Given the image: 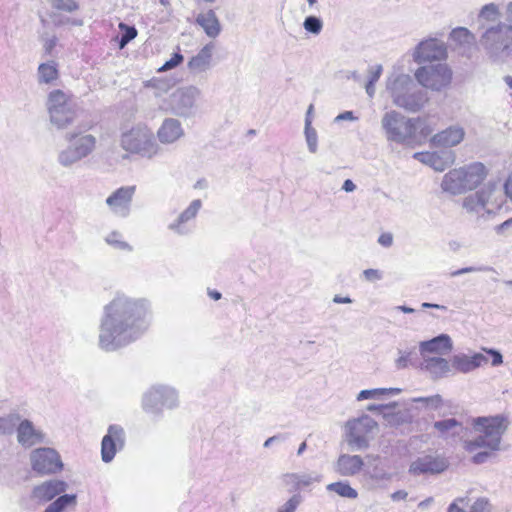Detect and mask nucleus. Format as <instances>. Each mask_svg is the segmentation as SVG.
Instances as JSON below:
<instances>
[{
  "label": "nucleus",
  "mask_w": 512,
  "mask_h": 512,
  "mask_svg": "<svg viewBox=\"0 0 512 512\" xmlns=\"http://www.w3.org/2000/svg\"><path fill=\"white\" fill-rule=\"evenodd\" d=\"M151 313V303L146 298L117 292L102 308L99 348L115 352L140 339L150 326Z\"/></svg>",
  "instance_id": "1"
},
{
  "label": "nucleus",
  "mask_w": 512,
  "mask_h": 512,
  "mask_svg": "<svg viewBox=\"0 0 512 512\" xmlns=\"http://www.w3.org/2000/svg\"><path fill=\"white\" fill-rule=\"evenodd\" d=\"M386 91L395 106L409 113L421 111L429 101L427 91L403 73H393L387 78Z\"/></svg>",
  "instance_id": "2"
},
{
  "label": "nucleus",
  "mask_w": 512,
  "mask_h": 512,
  "mask_svg": "<svg viewBox=\"0 0 512 512\" xmlns=\"http://www.w3.org/2000/svg\"><path fill=\"white\" fill-rule=\"evenodd\" d=\"M473 426L478 435L474 439L465 441L464 449L469 453L479 448L498 451L502 437L508 429L509 419L503 414L477 417L473 420Z\"/></svg>",
  "instance_id": "3"
},
{
  "label": "nucleus",
  "mask_w": 512,
  "mask_h": 512,
  "mask_svg": "<svg viewBox=\"0 0 512 512\" xmlns=\"http://www.w3.org/2000/svg\"><path fill=\"white\" fill-rule=\"evenodd\" d=\"M486 168L476 162L466 167L450 170L443 177L441 188L452 195L476 188L485 178Z\"/></svg>",
  "instance_id": "4"
},
{
  "label": "nucleus",
  "mask_w": 512,
  "mask_h": 512,
  "mask_svg": "<svg viewBox=\"0 0 512 512\" xmlns=\"http://www.w3.org/2000/svg\"><path fill=\"white\" fill-rule=\"evenodd\" d=\"M480 44L494 60H505L512 54V25L499 22L485 29Z\"/></svg>",
  "instance_id": "5"
},
{
  "label": "nucleus",
  "mask_w": 512,
  "mask_h": 512,
  "mask_svg": "<svg viewBox=\"0 0 512 512\" xmlns=\"http://www.w3.org/2000/svg\"><path fill=\"white\" fill-rule=\"evenodd\" d=\"M120 146L123 150L152 159L160 152L154 133L145 125H136L122 133Z\"/></svg>",
  "instance_id": "6"
},
{
  "label": "nucleus",
  "mask_w": 512,
  "mask_h": 512,
  "mask_svg": "<svg viewBox=\"0 0 512 512\" xmlns=\"http://www.w3.org/2000/svg\"><path fill=\"white\" fill-rule=\"evenodd\" d=\"M47 110L50 122L58 129H65L77 118L79 107L72 97L57 89L48 95Z\"/></svg>",
  "instance_id": "7"
},
{
  "label": "nucleus",
  "mask_w": 512,
  "mask_h": 512,
  "mask_svg": "<svg viewBox=\"0 0 512 512\" xmlns=\"http://www.w3.org/2000/svg\"><path fill=\"white\" fill-rule=\"evenodd\" d=\"M419 118H407L396 110L386 112L381 119V127L387 141L404 144L416 133Z\"/></svg>",
  "instance_id": "8"
},
{
  "label": "nucleus",
  "mask_w": 512,
  "mask_h": 512,
  "mask_svg": "<svg viewBox=\"0 0 512 512\" xmlns=\"http://www.w3.org/2000/svg\"><path fill=\"white\" fill-rule=\"evenodd\" d=\"M141 404L147 414L160 418L164 409L178 406V393L170 386L154 385L143 394Z\"/></svg>",
  "instance_id": "9"
},
{
  "label": "nucleus",
  "mask_w": 512,
  "mask_h": 512,
  "mask_svg": "<svg viewBox=\"0 0 512 512\" xmlns=\"http://www.w3.org/2000/svg\"><path fill=\"white\" fill-rule=\"evenodd\" d=\"M377 426V422L366 414L348 420L345 424V437L350 449L352 451L367 449L370 444V435Z\"/></svg>",
  "instance_id": "10"
},
{
  "label": "nucleus",
  "mask_w": 512,
  "mask_h": 512,
  "mask_svg": "<svg viewBox=\"0 0 512 512\" xmlns=\"http://www.w3.org/2000/svg\"><path fill=\"white\" fill-rule=\"evenodd\" d=\"M200 95V89L195 86L178 88L167 97L163 108L179 117H191L196 112V102Z\"/></svg>",
  "instance_id": "11"
},
{
  "label": "nucleus",
  "mask_w": 512,
  "mask_h": 512,
  "mask_svg": "<svg viewBox=\"0 0 512 512\" xmlns=\"http://www.w3.org/2000/svg\"><path fill=\"white\" fill-rule=\"evenodd\" d=\"M415 78L422 87L440 91L450 84L452 72L447 65L438 63L418 68Z\"/></svg>",
  "instance_id": "12"
},
{
  "label": "nucleus",
  "mask_w": 512,
  "mask_h": 512,
  "mask_svg": "<svg viewBox=\"0 0 512 512\" xmlns=\"http://www.w3.org/2000/svg\"><path fill=\"white\" fill-rule=\"evenodd\" d=\"M32 470L38 475L57 474L63 469L60 454L53 448L42 447L31 451Z\"/></svg>",
  "instance_id": "13"
},
{
  "label": "nucleus",
  "mask_w": 512,
  "mask_h": 512,
  "mask_svg": "<svg viewBox=\"0 0 512 512\" xmlns=\"http://www.w3.org/2000/svg\"><path fill=\"white\" fill-rule=\"evenodd\" d=\"M449 461L438 453H428L417 457L409 466V473L414 476L435 475L444 472Z\"/></svg>",
  "instance_id": "14"
},
{
  "label": "nucleus",
  "mask_w": 512,
  "mask_h": 512,
  "mask_svg": "<svg viewBox=\"0 0 512 512\" xmlns=\"http://www.w3.org/2000/svg\"><path fill=\"white\" fill-rule=\"evenodd\" d=\"M136 186H122L106 198V205L112 214L120 218H127L131 213V205Z\"/></svg>",
  "instance_id": "15"
},
{
  "label": "nucleus",
  "mask_w": 512,
  "mask_h": 512,
  "mask_svg": "<svg viewBox=\"0 0 512 512\" xmlns=\"http://www.w3.org/2000/svg\"><path fill=\"white\" fill-rule=\"evenodd\" d=\"M202 207L200 199L193 200L167 228L178 236H187L194 230V220Z\"/></svg>",
  "instance_id": "16"
},
{
  "label": "nucleus",
  "mask_w": 512,
  "mask_h": 512,
  "mask_svg": "<svg viewBox=\"0 0 512 512\" xmlns=\"http://www.w3.org/2000/svg\"><path fill=\"white\" fill-rule=\"evenodd\" d=\"M125 444V431L119 425H110L101 442V458L105 463L111 462L118 450Z\"/></svg>",
  "instance_id": "17"
},
{
  "label": "nucleus",
  "mask_w": 512,
  "mask_h": 512,
  "mask_svg": "<svg viewBox=\"0 0 512 512\" xmlns=\"http://www.w3.org/2000/svg\"><path fill=\"white\" fill-rule=\"evenodd\" d=\"M86 129L85 126L78 125L64 136L67 143L71 144L83 159L90 156L97 145V139L94 135L84 133Z\"/></svg>",
  "instance_id": "18"
},
{
  "label": "nucleus",
  "mask_w": 512,
  "mask_h": 512,
  "mask_svg": "<svg viewBox=\"0 0 512 512\" xmlns=\"http://www.w3.org/2000/svg\"><path fill=\"white\" fill-rule=\"evenodd\" d=\"M447 49L442 41L437 39H427L421 41L413 53V59L416 63L422 64L434 60H441L446 57Z\"/></svg>",
  "instance_id": "19"
},
{
  "label": "nucleus",
  "mask_w": 512,
  "mask_h": 512,
  "mask_svg": "<svg viewBox=\"0 0 512 512\" xmlns=\"http://www.w3.org/2000/svg\"><path fill=\"white\" fill-rule=\"evenodd\" d=\"M67 489V482L60 479H50L33 487L31 499L37 503L44 504L65 493Z\"/></svg>",
  "instance_id": "20"
},
{
  "label": "nucleus",
  "mask_w": 512,
  "mask_h": 512,
  "mask_svg": "<svg viewBox=\"0 0 512 512\" xmlns=\"http://www.w3.org/2000/svg\"><path fill=\"white\" fill-rule=\"evenodd\" d=\"M453 349V342L448 334H440L430 340L419 343V353L422 358L442 357Z\"/></svg>",
  "instance_id": "21"
},
{
  "label": "nucleus",
  "mask_w": 512,
  "mask_h": 512,
  "mask_svg": "<svg viewBox=\"0 0 512 512\" xmlns=\"http://www.w3.org/2000/svg\"><path fill=\"white\" fill-rule=\"evenodd\" d=\"M420 368L428 373L430 378L434 381L452 376L450 360H447L444 357L422 358Z\"/></svg>",
  "instance_id": "22"
},
{
  "label": "nucleus",
  "mask_w": 512,
  "mask_h": 512,
  "mask_svg": "<svg viewBox=\"0 0 512 512\" xmlns=\"http://www.w3.org/2000/svg\"><path fill=\"white\" fill-rule=\"evenodd\" d=\"M214 44L212 42L203 46L199 52L187 62L189 73L199 76L206 73L212 67Z\"/></svg>",
  "instance_id": "23"
},
{
  "label": "nucleus",
  "mask_w": 512,
  "mask_h": 512,
  "mask_svg": "<svg viewBox=\"0 0 512 512\" xmlns=\"http://www.w3.org/2000/svg\"><path fill=\"white\" fill-rule=\"evenodd\" d=\"M486 363H488V358L481 353H475L473 356H468L463 353L456 354L450 358L452 376L457 372L469 373Z\"/></svg>",
  "instance_id": "24"
},
{
  "label": "nucleus",
  "mask_w": 512,
  "mask_h": 512,
  "mask_svg": "<svg viewBox=\"0 0 512 512\" xmlns=\"http://www.w3.org/2000/svg\"><path fill=\"white\" fill-rule=\"evenodd\" d=\"M17 440L25 448L32 447L45 441V434L37 430L30 420H23L17 427Z\"/></svg>",
  "instance_id": "25"
},
{
  "label": "nucleus",
  "mask_w": 512,
  "mask_h": 512,
  "mask_svg": "<svg viewBox=\"0 0 512 512\" xmlns=\"http://www.w3.org/2000/svg\"><path fill=\"white\" fill-rule=\"evenodd\" d=\"M484 193V204L488 208V216L494 214L496 210L500 209L507 197L505 194L504 186L501 187L496 183H488L481 190Z\"/></svg>",
  "instance_id": "26"
},
{
  "label": "nucleus",
  "mask_w": 512,
  "mask_h": 512,
  "mask_svg": "<svg viewBox=\"0 0 512 512\" xmlns=\"http://www.w3.org/2000/svg\"><path fill=\"white\" fill-rule=\"evenodd\" d=\"M183 135L181 122L175 118H166L157 131V137L163 144H172Z\"/></svg>",
  "instance_id": "27"
},
{
  "label": "nucleus",
  "mask_w": 512,
  "mask_h": 512,
  "mask_svg": "<svg viewBox=\"0 0 512 512\" xmlns=\"http://www.w3.org/2000/svg\"><path fill=\"white\" fill-rule=\"evenodd\" d=\"M363 466L361 456L341 454L335 464V471L341 476H354L362 470Z\"/></svg>",
  "instance_id": "28"
},
{
  "label": "nucleus",
  "mask_w": 512,
  "mask_h": 512,
  "mask_svg": "<svg viewBox=\"0 0 512 512\" xmlns=\"http://www.w3.org/2000/svg\"><path fill=\"white\" fill-rule=\"evenodd\" d=\"M322 476L317 472L310 473H285L282 481L286 486H291L294 491L308 487L313 483H319Z\"/></svg>",
  "instance_id": "29"
},
{
  "label": "nucleus",
  "mask_w": 512,
  "mask_h": 512,
  "mask_svg": "<svg viewBox=\"0 0 512 512\" xmlns=\"http://www.w3.org/2000/svg\"><path fill=\"white\" fill-rule=\"evenodd\" d=\"M465 136L464 129L460 126H450L447 129L435 134L432 142L439 147H453L458 145Z\"/></svg>",
  "instance_id": "30"
},
{
  "label": "nucleus",
  "mask_w": 512,
  "mask_h": 512,
  "mask_svg": "<svg viewBox=\"0 0 512 512\" xmlns=\"http://www.w3.org/2000/svg\"><path fill=\"white\" fill-rule=\"evenodd\" d=\"M196 23L204 30L210 38H216L221 32V24L213 10L199 13L196 17Z\"/></svg>",
  "instance_id": "31"
},
{
  "label": "nucleus",
  "mask_w": 512,
  "mask_h": 512,
  "mask_svg": "<svg viewBox=\"0 0 512 512\" xmlns=\"http://www.w3.org/2000/svg\"><path fill=\"white\" fill-rule=\"evenodd\" d=\"M484 193L477 191L468 195L463 200V208L470 214L477 217H484L488 215V208L484 204Z\"/></svg>",
  "instance_id": "32"
},
{
  "label": "nucleus",
  "mask_w": 512,
  "mask_h": 512,
  "mask_svg": "<svg viewBox=\"0 0 512 512\" xmlns=\"http://www.w3.org/2000/svg\"><path fill=\"white\" fill-rule=\"evenodd\" d=\"M433 427L439 433V436L447 439L448 437H456L461 434L462 424L455 418H448L433 423Z\"/></svg>",
  "instance_id": "33"
},
{
  "label": "nucleus",
  "mask_w": 512,
  "mask_h": 512,
  "mask_svg": "<svg viewBox=\"0 0 512 512\" xmlns=\"http://www.w3.org/2000/svg\"><path fill=\"white\" fill-rule=\"evenodd\" d=\"M83 160V158L79 155V153L73 148L71 144L68 143V145L59 150L57 153V163L65 168V169H71L78 163H80Z\"/></svg>",
  "instance_id": "34"
},
{
  "label": "nucleus",
  "mask_w": 512,
  "mask_h": 512,
  "mask_svg": "<svg viewBox=\"0 0 512 512\" xmlns=\"http://www.w3.org/2000/svg\"><path fill=\"white\" fill-rule=\"evenodd\" d=\"M77 504L76 494H60L44 510V512H64L68 507H75Z\"/></svg>",
  "instance_id": "35"
},
{
  "label": "nucleus",
  "mask_w": 512,
  "mask_h": 512,
  "mask_svg": "<svg viewBox=\"0 0 512 512\" xmlns=\"http://www.w3.org/2000/svg\"><path fill=\"white\" fill-rule=\"evenodd\" d=\"M58 77L57 64L54 61L42 63L38 67V80L40 83H51Z\"/></svg>",
  "instance_id": "36"
},
{
  "label": "nucleus",
  "mask_w": 512,
  "mask_h": 512,
  "mask_svg": "<svg viewBox=\"0 0 512 512\" xmlns=\"http://www.w3.org/2000/svg\"><path fill=\"white\" fill-rule=\"evenodd\" d=\"M454 160H455V156L452 151L435 152V158L432 159L430 166L434 170L442 172L448 166L453 164Z\"/></svg>",
  "instance_id": "37"
},
{
  "label": "nucleus",
  "mask_w": 512,
  "mask_h": 512,
  "mask_svg": "<svg viewBox=\"0 0 512 512\" xmlns=\"http://www.w3.org/2000/svg\"><path fill=\"white\" fill-rule=\"evenodd\" d=\"M326 489L331 492H335L339 496L348 499H356L358 496L357 491L352 488L349 483L338 481L327 485Z\"/></svg>",
  "instance_id": "38"
},
{
  "label": "nucleus",
  "mask_w": 512,
  "mask_h": 512,
  "mask_svg": "<svg viewBox=\"0 0 512 512\" xmlns=\"http://www.w3.org/2000/svg\"><path fill=\"white\" fill-rule=\"evenodd\" d=\"M105 242L112 248L119 251L131 252L132 246L123 239V235L118 231H112L105 237Z\"/></svg>",
  "instance_id": "39"
},
{
  "label": "nucleus",
  "mask_w": 512,
  "mask_h": 512,
  "mask_svg": "<svg viewBox=\"0 0 512 512\" xmlns=\"http://www.w3.org/2000/svg\"><path fill=\"white\" fill-rule=\"evenodd\" d=\"M450 39L459 45H466L474 40V36L467 28L458 27L451 31Z\"/></svg>",
  "instance_id": "40"
},
{
  "label": "nucleus",
  "mask_w": 512,
  "mask_h": 512,
  "mask_svg": "<svg viewBox=\"0 0 512 512\" xmlns=\"http://www.w3.org/2000/svg\"><path fill=\"white\" fill-rule=\"evenodd\" d=\"M302 502V495L300 493H294L277 508L276 512H296Z\"/></svg>",
  "instance_id": "41"
},
{
  "label": "nucleus",
  "mask_w": 512,
  "mask_h": 512,
  "mask_svg": "<svg viewBox=\"0 0 512 512\" xmlns=\"http://www.w3.org/2000/svg\"><path fill=\"white\" fill-rule=\"evenodd\" d=\"M304 135L307 147L310 153H316L318 150V135L317 131L310 126L309 122L304 127Z\"/></svg>",
  "instance_id": "42"
},
{
  "label": "nucleus",
  "mask_w": 512,
  "mask_h": 512,
  "mask_svg": "<svg viewBox=\"0 0 512 512\" xmlns=\"http://www.w3.org/2000/svg\"><path fill=\"white\" fill-rule=\"evenodd\" d=\"M19 420L20 416L18 414H10L6 417H0V433L11 434Z\"/></svg>",
  "instance_id": "43"
},
{
  "label": "nucleus",
  "mask_w": 512,
  "mask_h": 512,
  "mask_svg": "<svg viewBox=\"0 0 512 512\" xmlns=\"http://www.w3.org/2000/svg\"><path fill=\"white\" fill-rule=\"evenodd\" d=\"M119 28L121 30L119 46L120 48H124L131 40L137 36V30L134 26H129L124 23H120Z\"/></svg>",
  "instance_id": "44"
},
{
  "label": "nucleus",
  "mask_w": 512,
  "mask_h": 512,
  "mask_svg": "<svg viewBox=\"0 0 512 512\" xmlns=\"http://www.w3.org/2000/svg\"><path fill=\"white\" fill-rule=\"evenodd\" d=\"M304 29L314 35L320 34L323 28L322 20L317 16H307L303 22Z\"/></svg>",
  "instance_id": "45"
},
{
  "label": "nucleus",
  "mask_w": 512,
  "mask_h": 512,
  "mask_svg": "<svg viewBox=\"0 0 512 512\" xmlns=\"http://www.w3.org/2000/svg\"><path fill=\"white\" fill-rule=\"evenodd\" d=\"M499 16L498 6L494 3L484 5L479 13V17L487 21H495Z\"/></svg>",
  "instance_id": "46"
},
{
  "label": "nucleus",
  "mask_w": 512,
  "mask_h": 512,
  "mask_svg": "<svg viewBox=\"0 0 512 512\" xmlns=\"http://www.w3.org/2000/svg\"><path fill=\"white\" fill-rule=\"evenodd\" d=\"M51 5L53 8L65 12H73L79 7L75 0H51Z\"/></svg>",
  "instance_id": "47"
},
{
  "label": "nucleus",
  "mask_w": 512,
  "mask_h": 512,
  "mask_svg": "<svg viewBox=\"0 0 512 512\" xmlns=\"http://www.w3.org/2000/svg\"><path fill=\"white\" fill-rule=\"evenodd\" d=\"M396 405L397 404L395 402H393L392 404H388V405L369 404L367 406V410L371 411V412L378 411V412L383 413V417L386 418L390 422L389 419H390V417H394V413L388 412V411L395 408Z\"/></svg>",
  "instance_id": "48"
},
{
  "label": "nucleus",
  "mask_w": 512,
  "mask_h": 512,
  "mask_svg": "<svg viewBox=\"0 0 512 512\" xmlns=\"http://www.w3.org/2000/svg\"><path fill=\"white\" fill-rule=\"evenodd\" d=\"M184 60L183 55L180 52L173 53L172 57L167 60L160 68V72L169 71L179 66Z\"/></svg>",
  "instance_id": "49"
},
{
  "label": "nucleus",
  "mask_w": 512,
  "mask_h": 512,
  "mask_svg": "<svg viewBox=\"0 0 512 512\" xmlns=\"http://www.w3.org/2000/svg\"><path fill=\"white\" fill-rule=\"evenodd\" d=\"M490 271H493V268L490 267V266H469V267H464V268H461V269H458V270H455L453 272L450 273V276L451 277H457V276H460V275H463V274H467V273H473V272H490Z\"/></svg>",
  "instance_id": "50"
},
{
  "label": "nucleus",
  "mask_w": 512,
  "mask_h": 512,
  "mask_svg": "<svg viewBox=\"0 0 512 512\" xmlns=\"http://www.w3.org/2000/svg\"><path fill=\"white\" fill-rule=\"evenodd\" d=\"M385 394H386L385 388L362 390L357 395V400L362 401V400H366V399H374V398H378L379 396L385 395Z\"/></svg>",
  "instance_id": "51"
},
{
  "label": "nucleus",
  "mask_w": 512,
  "mask_h": 512,
  "mask_svg": "<svg viewBox=\"0 0 512 512\" xmlns=\"http://www.w3.org/2000/svg\"><path fill=\"white\" fill-rule=\"evenodd\" d=\"M414 402H423L426 403L427 407L432 409H438L443 402L442 397L439 394L430 396V397H418L413 399Z\"/></svg>",
  "instance_id": "52"
},
{
  "label": "nucleus",
  "mask_w": 512,
  "mask_h": 512,
  "mask_svg": "<svg viewBox=\"0 0 512 512\" xmlns=\"http://www.w3.org/2000/svg\"><path fill=\"white\" fill-rule=\"evenodd\" d=\"M489 501L486 498H478L471 506L470 512H489Z\"/></svg>",
  "instance_id": "53"
},
{
  "label": "nucleus",
  "mask_w": 512,
  "mask_h": 512,
  "mask_svg": "<svg viewBox=\"0 0 512 512\" xmlns=\"http://www.w3.org/2000/svg\"><path fill=\"white\" fill-rule=\"evenodd\" d=\"M382 71H383V67L380 64L370 67L368 70V81L367 82H372V83L376 84V82L381 77Z\"/></svg>",
  "instance_id": "54"
},
{
  "label": "nucleus",
  "mask_w": 512,
  "mask_h": 512,
  "mask_svg": "<svg viewBox=\"0 0 512 512\" xmlns=\"http://www.w3.org/2000/svg\"><path fill=\"white\" fill-rule=\"evenodd\" d=\"M363 276L367 281L374 282L383 278V273L378 269H366L363 271Z\"/></svg>",
  "instance_id": "55"
},
{
  "label": "nucleus",
  "mask_w": 512,
  "mask_h": 512,
  "mask_svg": "<svg viewBox=\"0 0 512 512\" xmlns=\"http://www.w3.org/2000/svg\"><path fill=\"white\" fill-rule=\"evenodd\" d=\"M492 452L493 451H490L488 449L485 451L478 452L473 455L472 462L477 465L483 464L492 456Z\"/></svg>",
  "instance_id": "56"
},
{
  "label": "nucleus",
  "mask_w": 512,
  "mask_h": 512,
  "mask_svg": "<svg viewBox=\"0 0 512 512\" xmlns=\"http://www.w3.org/2000/svg\"><path fill=\"white\" fill-rule=\"evenodd\" d=\"M414 158L419 160L422 163L430 165L432 162V159L435 158V152H421V153H415Z\"/></svg>",
  "instance_id": "57"
},
{
  "label": "nucleus",
  "mask_w": 512,
  "mask_h": 512,
  "mask_svg": "<svg viewBox=\"0 0 512 512\" xmlns=\"http://www.w3.org/2000/svg\"><path fill=\"white\" fill-rule=\"evenodd\" d=\"M399 354L400 356L396 359L395 365L397 369H404L408 366L410 353H403L402 351H399Z\"/></svg>",
  "instance_id": "58"
},
{
  "label": "nucleus",
  "mask_w": 512,
  "mask_h": 512,
  "mask_svg": "<svg viewBox=\"0 0 512 512\" xmlns=\"http://www.w3.org/2000/svg\"><path fill=\"white\" fill-rule=\"evenodd\" d=\"M378 243L383 247H390L393 244V236L391 233H382L378 238Z\"/></svg>",
  "instance_id": "59"
},
{
  "label": "nucleus",
  "mask_w": 512,
  "mask_h": 512,
  "mask_svg": "<svg viewBox=\"0 0 512 512\" xmlns=\"http://www.w3.org/2000/svg\"><path fill=\"white\" fill-rule=\"evenodd\" d=\"M487 352L492 356V366H498L503 363V356L499 351L490 349Z\"/></svg>",
  "instance_id": "60"
},
{
  "label": "nucleus",
  "mask_w": 512,
  "mask_h": 512,
  "mask_svg": "<svg viewBox=\"0 0 512 512\" xmlns=\"http://www.w3.org/2000/svg\"><path fill=\"white\" fill-rule=\"evenodd\" d=\"M357 119L358 118L354 115V113L352 111H344V112L340 113L339 115H337L335 117L334 121L335 122H340L343 120L355 121Z\"/></svg>",
  "instance_id": "61"
},
{
  "label": "nucleus",
  "mask_w": 512,
  "mask_h": 512,
  "mask_svg": "<svg viewBox=\"0 0 512 512\" xmlns=\"http://www.w3.org/2000/svg\"><path fill=\"white\" fill-rule=\"evenodd\" d=\"M57 37L56 36H52L51 38H48L45 40V43H44V50L47 54H51L53 49L56 47L57 45Z\"/></svg>",
  "instance_id": "62"
},
{
  "label": "nucleus",
  "mask_w": 512,
  "mask_h": 512,
  "mask_svg": "<svg viewBox=\"0 0 512 512\" xmlns=\"http://www.w3.org/2000/svg\"><path fill=\"white\" fill-rule=\"evenodd\" d=\"M512 229V217L496 227V232L501 234Z\"/></svg>",
  "instance_id": "63"
},
{
  "label": "nucleus",
  "mask_w": 512,
  "mask_h": 512,
  "mask_svg": "<svg viewBox=\"0 0 512 512\" xmlns=\"http://www.w3.org/2000/svg\"><path fill=\"white\" fill-rule=\"evenodd\" d=\"M505 194L512 200V173L509 175L508 179L504 184Z\"/></svg>",
  "instance_id": "64"
}]
</instances>
